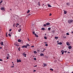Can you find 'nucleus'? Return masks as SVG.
<instances>
[{
    "mask_svg": "<svg viewBox=\"0 0 73 73\" xmlns=\"http://www.w3.org/2000/svg\"><path fill=\"white\" fill-rule=\"evenodd\" d=\"M73 20L72 19H69L68 21V24H71L72 23H73Z\"/></svg>",
    "mask_w": 73,
    "mask_h": 73,
    "instance_id": "1",
    "label": "nucleus"
},
{
    "mask_svg": "<svg viewBox=\"0 0 73 73\" xmlns=\"http://www.w3.org/2000/svg\"><path fill=\"white\" fill-rule=\"evenodd\" d=\"M66 5L67 6H70V3L68 2L66 3Z\"/></svg>",
    "mask_w": 73,
    "mask_h": 73,
    "instance_id": "2",
    "label": "nucleus"
},
{
    "mask_svg": "<svg viewBox=\"0 0 73 73\" xmlns=\"http://www.w3.org/2000/svg\"><path fill=\"white\" fill-rule=\"evenodd\" d=\"M14 45H15V46H20L19 44H18V43H17V42L15 43H14Z\"/></svg>",
    "mask_w": 73,
    "mask_h": 73,
    "instance_id": "3",
    "label": "nucleus"
},
{
    "mask_svg": "<svg viewBox=\"0 0 73 73\" xmlns=\"http://www.w3.org/2000/svg\"><path fill=\"white\" fill-rule=\"evenodd\" d=\"M17 62H21V60L20 59H19H19H17Z\"/></svg>",
    "mask_w": 73,
    "mask_h": 73,
    "instance_id": "4",
    "label": "nucleus"
},
{
    "mask_svg": "<svg viewBox=\"0 0 73 73\" xmlns=\"http://www.w3.org/2000/svg\"><path fill=\"white\" fill-rule=\"evenodd\" d=\"M61 52H62V54H64V52H65V51L64 50H62L61 51Z\"/></svg>",
    "mask_w": 73,
    "mask_h": 73,
    "instance_id": "5",
    "label": "nucleus"
},
{
    "mask_svg": "<svg viewBox=\"0 0 73 73\" xmlns=\"http://www.w3.org/2000/svg\"><path fill=\"white\" fill-rule=\"evenodd\" d=\"M46 66H47V64L43 63V67Z\"/></svg>",
    "mask_w": 73,
    "mask_h": 73,
    "instance_id": "6",
    "label": "nucleus"
},
{
    "mask_svg": "<svg viewBox=\"0 0 73 73\" xmlns=\"http://www.w3.org/2000/svg\"><path fill=\"white\" fill-rule=\"evenodd\" d=\"M66 44L67 45H68V46H69L70 45V43L68 42H67L66 43Z\"/></svg>",
    "mask_w": 73,
    "mask_h": 73,
    "instance_id": "7",
    "label": "nucleus"
},
{
    "mask_svg": "<svg viewBox=\"0 0 73 73\" xmlns=\"http://www.w3.org/2000/svg\"><path fill=\"white\" fill-rule=\"evenodd\" d=\"M22 48H27V47L26 45H24L23 46H22Z\"/></svg>",
    "mask_w": 73,
    "mask_h": 73,
    "instance_id": "8",
    "label": "nucleus"
},
{
    "mask_svg": "<svg viewBox=\"0 0 73 73\" xmlns=\"http://www.w3.org/2000/svg\"><path fill=\"white\" fill-rule=\"evenodd\" d=\"M68 49H72V46H68Z\"/></svg>",
    "mask_w": 73,
    "mask_h": 73,
    "instance_id": "9",
    "label": "nucleus"
},
{
    "mask_svg": "<svg viewBox=\"0 0 73 73\" xmlns=\"http://www.w3.org/2000/svg\"><path fill=\"white\" fill-rule=\"evenodd\" d=\"M46 25H50V23H46Z\"/></svg>",
    "mask_w": 73,
    "mask_h": 73,
    "instance_id": "10",
    "label": "nucleus"
},
{
    "mask_svg": "<svg viewBox=\"0 0 73 73\" xmlns=\"http://www.w3.org/2000/svg\"><path fill=\"white\" fill-rule=\"evenodd\" d=\"M63 11H64V14H65V15H66V13H67V12L66 11H65L64 10Z\"/></svg>",
    "mask_w": 73,
    "mask_h": 73,
    "instance_id": "11",
    "label": "nucleus"
},
{
    "mask_svg": "<svg viewBox=\"0 0 73 73\" xmlns=\"http://www.w3.org/2000/svg\"><path fill=\"white\" fill-rule=\"evenodd\" d=\"M23 55V56H24V57H26L27 56V54H22Z\"/></svg>",
    "mask_w": 73,
    "mask_h": 73,
    "instance_id": "12",
    "label": "nucleus"
},
{
    "mask_svg": "<svg viewBox=\"0 0 73 73\" xmlns=\"http://www.w3.org/2000/svg\"><path fill=\"white\" fill-rule=\"evenodd\" d=\"M36 37H38V35H37L36 34H35L34 35Z\"/></svg>",
    "mask_w": 73,
    "mask_h": 73,
    "instance_id": "13",
    "label": "nucleus"
},
{
    "mask_svg": "<svg viewBox=\"0 0 73 73\" xmlns=\"http://www.w3.org/2000/svg\"><path fill=\"white\" fill-rule=\"evenodd\" d=\"M0 44H1V45L2 46L3 45V41H2L0 43Z\"/></svg>",
    "mask_w": 73,
    "mask_h": 73,
    "instance_id": "14",
    "label": "nucleus"
},
{
    "mask_svg": "<svg viewBox=\"0 0 73 73\" xmlns=\"http://www.w3.org/2000/svg\"><path fill=\"white\" fill-rule=\"evenodd\" d=\"M1 9L2 10H3V11H4V10H5V8L4 7H2Z\"/></svg>",
    "mask_w": 73,
    "mask_h": 73,
    "instance_id": "15",
    "label": "nucleus"
},
{
    "mask_svg": "<svg viewBox=\"0 0 73 73\" xmlns=\"http://www.w3.org/2000/svg\"><path fill=\"white\" fill-rule=\"evenodd\" d=\"M44 54L42 53H40V56H44Z\"/></svg>",
    "mask_w": 73,
    "mask_h": 73,
    "instance_id": "16",
    "label": "nucleus"
},
{
    "mask_svg": "<svg viewBox=\"0 0 73 73\" xmlns=\"http://www.w3.org/2000/svg\"><path fill=\"white\" fill-rule=\"evenodd\" d=\"M26 46H27V47L28 46H30V45H29V44H26Z\"/></svg>",
    "mask_w": 73,
    "mask_h": 73,
    "instance_id": "17",
    "label": "nucleus"
},
{
    "mask_svg": "<svg viewBox=\"0 0 73 73\" xmlns=\"http://www.w3.org/2000/svg\"><path fill=\"white\" fill-rule=\"evenodd\" d=\"M58 44H59V45H62V42H60L59 43H58Z\"/></svg>",
    "mask_w": 73,
    "mask_h": 73,
    "instance_id": "18",
    "label": "nucleus"
},
{
    "mask_svg": "<svg viewBox=\"0 0 73 73\" xmlns=\"http://www.w3.org/2000/svg\"><path fill=\"white\" fill-rule=\"evenodd\" d=\"M48 7H52V6H51V5H50L48 4Z\"/></svg>",
    "mask_w": 73,
    "mask_h": 73,
    "instance_id": "19",
    "label": "nucleus"
},
{
    "mask_svg": "<svg viewBox=\"0 0 73 73\" xmlns=\"http://www.w3.org/2000/svg\"><path fill=\"white\" fill-rule=\"evenodd\" d=\"M21 31V29H20L19 30H18V32H20Z\"/></svg>",
    "mask_w": 73,
    "mask_h": 73,
    "instance_id": "20",
    "label": "nucleus"
},
{
    "mask_svg": "<svg viewBox=\"0 0 73 73\" xmlns=\"http://www.w3.org/2000/svg\"><path fill=\"white\" fill-rule=\"evenodd\" d=\"M18 41L19 42H21V39H19L18 40Z\"/></svg>",
    "mask_w": 73,
    "mask_h": 73,
    "instance_id": "21",
    "label": "nucleus"
},
{
    "mask_svg": "<svg viewBox=\"0 0 73 73\" xmlns=\"http://www.w3.org/2000/svg\"><path fill=\"white\" fill-rule=\"evenodd\" d=\"M45 50H46V49H45V48L44 49L43 51H41V52H44V51H45Z\"/></svg>",
    "mask_w": 73,
    "mask_h": 73,
    "instance_id": "22",
    "label": "nucleus"
},
{
    "mask_svg": "<svg viewBox=\"0 0 73 73\" xmlns=\"http://www.w3.org/2000/svg\"><path fill=\"white\" fill-rule=\"evenodd\" d=\"M33 52L35 54H36V53H37V52H36V51H34Z\"/></svg>",
    "mask_w": 73,
    "mask_h": 73,
    "instance_id": "23",
    "label": "nucleus"
},
{
    "mask_svg": "<svg viewBox=\"0 0 73 73\" xmlns=\"http://www.w3.org/2000/svg\"><path fill=\"white\" fill-rule=\"evenodd\" d=\"M41 30H43V31H44L45 30V28H42Z\"/></svg>",
    "mask_w": 73,
    "mask_h": 73,
    "instance_id": "24",
    "label": "nucleus"
},
{
    "mask_svg": "<svg viewBox=\"0 0 73 73\" xmlns=\"http://www.w3.org/2000/svg\"><path fill=\"white\" fill-rule=\"evenodd\" d=\"M55 39H58V36H57V37L55 36Z\"/></svg>",
    "mask_w": 73,
    "mask_h": 73,
    "instance_id": "25",
    "label": "nucleus"
},
{
    "mask_svg": "<svg viewBox=\"0 0 73 73\" xmlns=\"http://www.w3.org/2000/svg\"><path fill=\"white\" fill-rule=\"evenodd\" d=\"M30 12V10H29L27 12V13H29Z\"/></svg>",
    "mask_w": 73,
    "mask_h": 73,
    "instance_id": "26",
    "label": "nucleus"
},
{
    "mask_svg": "<svg viewBox=\"0 0 73 73\" xmlns=\"http://www.w3.org/2000/svg\"><path fill=\"white\" fill-rule=\"evenodd\" d=\"M44 38L45 40H46V39H47V38L46 37V36H44Z\"/></svg>",
    "mask_w": 73,
    "mask_h": 73,
    "instance_id": "27",
    "label": "nucleus"
},
{
    "mask_svg": "<svg viewBox=\"0 0 73 73\" xmlns=\"http://www.w3.org/2000/svg\"><path fill=\"white\" fill-rule=\"evenodd\" d=\"M50 29H51V28L50 27H49L48 28V31H50Z\"/></svg>",
    "mask_w": 73,
    "mask_h": 73,
    "instance_id": "28",
    "label": "nucleus"
},
{
    "mask_svg": "<svg viewBox=\"0 0 73 73\" xmlns=\"http://www.w3.org/2000/svg\"><path fill=\"white\" fill-rule=\"evenodd\" d=\"M66 35L68 36H69V33H66Z\"/></svg>",
    "mask_w": 73,
    "mask_h": 73,
    "instance_id": "29",
    "label": "nucleus"
},
{
    "mask_svg": "<svg viewBox=\"0 0 73 73\" xmlns=\"http://www.w3.org/2000/svg\"><path fill=\"white\" fill-rule=\"evenodd\" d=\"M50 70H52V71H53V69H52V68H50Z\"/></svg>",
    "mask_w": 73,
    "mask_h": 73,
    "instance_id": "30",
    "label": "nucleus"
},
{
    "mask_svg": "<svg viewBox=\"0 0 73 73\" xmlns=\"http://www.w3.org/2000/svg\"><path fill=\"white\" fill-rule=\"evenodd\" d=\"M44 27H46V24H44V25H43Z\"/></svg>",
    "mask_w": 73,
    "mask_h": 73,
    "instance_id": "31",
    "label": "nucleus"
},
{
    "mask_svg": "<svg viewBox=\"0 0 73 73\" xmlns=\"http://www.w3.org/2000/svg\"><path fill=\"white\" fill-rule=\"evenodd\" d=\"M6 37H8V35H7V33H6V35H5Z\"/></svg>",
    "mask_w": 73,
    "mask_h": 73,
    "instance_id": "32",
    "label": "nucleus"
},
{
    "mask_svg": "<svg viewBox=\"0 0 73 73\" xmlns=\"http://www.w3.org/2000/svg\"><path fill=\"white\" fill-rule=\"evenodd\" d=\"M38 4L39 6H40V2H38Z\"/></svg>",
    "mask_w": 73,
    "mask_h": 73,
    "instance_id": "33",
    "label": "nucleus"
},
{
    "mask_svg": "<svg viewBox=\"0 0 73 73\" xmlns=\"http://www.w3.org/2000/svg\"><path fill=\"white\" fill-rule=\"evenodd\" d=\"M20 47H19V48H18V50H19V51H20Z\"/></svg>",
    "mask_w": 73,
    "mask_h": 73,
    "instance_id": "34",
    "label": "nucleus"
},
{
    "mask_svg": "<svg viewBox=\"0 0 73 73\" xmlns=\"http://www.w3.org/2000/svg\"><path fill=\"white\" fill-rule=\"evenodd\" d=\"M33 33L34 35H35V31L33 32Z\"/></svg>",
    "mask_w": 73,
    "mask_h": 73,
    "instance_id": "35",
    "label": "nucleus"
},
{
    "mask_svg": "<svg viewBox=\"0 0 73 73\" xmlns=\"http://www.w3.org/2000/svg\"><path fill=\"white\" fill-rule=\"evenodd\" d=\"M45 45L46 46H48V44H46Z\"/></svg>",
    "mask_w": 73,
    "mask_h": 73,
    "instance_id": "36",
    "label": "nucleus"
},
{
    "mask_svg": "<svg viewBox=\"0 0 73 73\" xmlns=\"http://www.w3.org/2000/svg\"><path fill=\"white\" fill-rule=\"evenodd\" d=\"M34 60H35V61H36V60H36V58H34Z\"/></svg>",
    "mask_w": 73,
    "mask_h": 73,
    "instance_id": "37",
    "label": "nucleus"
},
{
    "mask_svg": "<svg viewBox=\"0 0 73 73\" xmlns=\"http://www.w3.org/2000/svg\"><path fill=\"white\" fill-rule=\"evenodd\" d=\"M9 36H10V37H11V34H8Z\"/></svg>",
    "mask_w": 73,
    "mask_h": 73,
    "instance_id": "38",
    "label": "nucleus"
},
{
    "mask_svg": "<svg viewBox=\"0 0 73 73\" xmlns=\"http://www.w3.org/2000/svg\"><path fill=\"white\" fill-rule=\"evenodd\" d=\"M19 23L17 24V26L18 25H19Z\"/></svg>",
    "mask_w": 73,
    "mask_h": 73,
    "instance_id": "39",
    "label": "nucleus"
},
{
    "mask_svg": "<svg viewBox=\"0 0 73 73\" xmlns=\"http://www.w3.org/2000/svg\"><path fill=\"white\" fill-rule=\"evenodd\" d=\"M7 56H8V57H9V54H8Z\"/></svg>",
    "mask_w": 73,
    "mask_h": 73,
    "instance_id": "40",
    "label": "nucleus"
},
{
    "mask_svg": "<svg viewBox=\"0 0 73 73\" xmlns=\"http://www.w3.org/2000/svg\"><path fill=\"white\" fill-rule=\"evenodd\" d=\"M9 31H12V29H10L9 30Z\"/></svg>",
    "mask_w": 73,
    "mask_h": 73,
    "instance_id": "41",
    "label": "nucleus"
},
{
    "mask_svg": "<svg viewBox=\"0 0 73 73\" xmlns=\"http://www.w3.org/2000/svg\"><path fill=\"white\" fill-rule=\"evenodd\" d=\"M63 38H66V36H63Z\"/></svg>",
    "mask_w": 73,
    "mask_h": 73,
    "instance_id": "42",
    "label": "nucleus"
},
{
    "mask_svg": "<svg viewBox=\"0 0 73 73\" xmlns=\"http://www.w3.org/2000/svg\"><path fill=\"white\" fill-rule=\"evenodd\" d=\"M45 58H48V57L45 56Z\"/></svg>",
    "mask_w": 73,
    "mask_h": 73,
    "instance_id": "43",
    "label": "nucleus"
},
{
    "mask_svg": "<svg viewBox=\"0 0 73 73\" xmlns=\"http://www.w3.org/2000/svg\"><path fill=\"white\" fill-rule=\"evenodd\" d=\"M37 65H35V66H34V67H37Z\"/></svg>",
    "mask_w": 73,
    "mask_h": 73,
    "instance_id": "44",
    "label": "nucleus"
},
{
    "mask_svg": "<svg viewBox=\"0 0 73 73\" xmlns=\"http://www.w3.org/2000/svg\"><path fill=\"white\" fill-rule=\"evenodd\" d=\"M0 61H3V60H2V59H0Z\"/></svg>",
    "mask_w": 73,
    "mask_h": 73,
    "instance_id": "45",
    "label": "nucleus"
},
{
    "mask_svg": "<svg viewBox=\"0 0 73 73\" xmlns=\"http://www.w3.org/2000/svg\"><path fill=\"white\" fill-rule=\"evenodd\" d=\"M27 40H28L29 41H30V40H29V38H27Z\"/></svg>",
    "mask_w": 73,
    "mask_h": 73,
    "instance_id": "46",
    "label": "nucleus"
},
{
    "mask_svg": "<svg viewBox=\"0 0 73 73\" xmlns=\"http://www.w3.org/2000/svg\"><path fill=\"white\" fill-rule=\"evenodd\" d=\"M7 59H9V57H8V56H7Z\"/></svg>",
    "mask_w": 73,
    "mask_h": 73,
    "instance_id": "47",
    "label": "nucleus"
},
{
    "mask_svg": "<svg viewBox=\"0 0 73 73\" xmlns=\"http://www.w3.org/2000/svg\"><path fill=\"white\" fill-rule=\"evenodd\" d=\"M49 16H52V14H51V13H50Z\"/></svg>",
    "mask_w": 73,
    "mask_h": 73,
    "instance_id": "48",
    "label": "nucleus"
},
{
    "mask_svg": "<svg viewBox=\"0 0 73 73\" xmlns=\"http://www.w3.org/2000/svg\"><path fill=\"white\" fill-rule=\"evenodd\" d=\"M31 47L32 48H33L34 47V46H31Z\"/></svg>",
    "mask_w": 73,
    "mask_h": 73,
    "instance_id": "49",
    "label": "nucleus"
},
{
    "mask_svg": "<svg viewBox=\"0 0 73 73\" xmlns=\"http://www.w3.org/2000/svg\"><path fill=\"white\" fill-rule=\"evenodd\" d=\"M30 15H31V14H28V16H30Z\"/></svg>",
    "mask_w": 73,
    "mask_h": 73,
    "instance_id": "50",
    "label": "nucleus"
},
{
    "mask_svg": "<svg viewBox=\"0 0 73 73\" xmlns=\"http://www.w3.org/2000/svg\"><path fill=\"white\" fill-rule=\"evenodd\" d=\"M57 62V60H55L54 61V62Z\"/></svg>",
    "mask_w": 73,
    "mask_h": 73,
    "instance_id": "51",
    "label": "nucleus"
},
{
    "mask_svg": "<svg viewBox=\"0 0 73 73\" xmlns=\"http://www.w3.org/2000/svg\"><path fill=\"white\" fill-rule=\"evenodd\" d=\"M36 70H34V71H33V72H36Z\"/></svg>",
    "mask_w": 73,
    "mask_h": 73,
    "instance_id": "52",
    "label": "nucleus"
},
{
    "mask_svg": "<svg viewBox=\"0 0 73 73\" xmlns=\"http://www.w3.org/2000/svg\"><path fill=\"white\" fill-rule=\"evenodd\" d=\"M14 67V66H11V68H13Z\"/></svg>",
    "mask_w": 73,
    "mask_h": 73,
    "instance_id": "53",
    "label": "nucleus"
},
{
    "mask_svg": "<svg viewBox=\"0 0 73 73\" xmlns=\"http://www.w3.org/2000/svg\"><path fill=\"white\" fill-rule=\"evenodd\" d=\"M66 52H67V51H65V53H66Z\"/></svg>",
    "mask_w": 73,
    "mask_h": 73,
    "instance_id": "54",
    "label": "nucleus"
},
{
    "mask_svg": "<svg viewBox=\"0 0 73 73\" xmlns=\"http://www.w3.org/2000/svg\"><path fill=\"white\" fill-rule=\"evenodd\" d=\"M1 3H3V1H1Z\"/></svg>",
    "mask_w": 73,
    "mask_h": 73,
    "instance_id": "55",
    "label": "nucleus"
},
{
    "mask_svg": "<svg viewBox=\"0 0 73 73\" xmlns=\"http://www.w3.org/2000/svg\"><path fill=\"white\" fill-rule=\"evenodd\" d=\"M57 42L58 43V42H59V41L58 40V41H57Z\"/></svg>",
    "mask_w": 73,
    "mask_h": 73,
    "instance_id": "56",
    "label": "nucleus"
},
{
    "mask_svg": "<svg viewBox=\"0 0 73 73\" xmlns=\"http://www.w3.org/2000/svg\"><path fill=\"white\" fill-rule=\"evenodd\" d=\"M44 44H46L47 42H44Z\"/></svg>",
    "mask_w": 73,
    "mask_h": 73,
    "instance_id": "57",
    "label": "nucleus"
},
{
    "mask_svg": "<svg viewBox=\"0 0 73 73\" xmlns=\"http://www.w3.org/2000/svg\"><path fill=\"white\" fill-rule=\"evenodd\" d=\"M0 49H2V47H0Z\"/></svg>",
    "mask_w": 73,
    "mask_h": 73,
    "instance_id": "58",
    "label": "nucleus"
},
{
    "mask_svg": "<svg viewBox=\"0 0 73 73\" xmlns=\"http://www.w3.org/2000/svg\"><path fill=\"white\" fill-rule=\"evenodd\" d=\"M68 53H70V52H68Z\"/></svg>",
    "mask_w": 73,
    "mask_h": 73,
    "instance_id": "59",
    "label": "nucleus"
},
{
    "mask_svg": "<svg viewBox=\"0 0 73 73\" xmlns=\"http://www.w3.org/2000/svg\"><path fill=\"white\" fill-rule=\"evenodd\" d=\"M52 32H53V33H54V31H52Z\"/></svg>",
    "mask_w": 73,
    "mask_h": 73,
    "instance_id": "60",
    "label": "nucleus"
},
{
    "mask_svg": "<svg viewBox=\"0 0 73 73\" xmlns=\"http://www.w3.org/2000/svg\"><path fill=\"white\" fill-rule=\"evenodd\" d=\"M12 65H13V66L15 65V64H13Z\"/></svg>",
    "mask_w": 73,
    "mask_h": 73,
    "instance_id": "61",
    "label": "nucleus"
},
{
    "mask_svg": "<svg viewBox=\"0 0 73 73\" xmlns=\"http://www.w3.org/2000/svg\"><path fill=\"white\" fill-rule=\"evenodd\" d=\"M10 10H11V11H12V9H10Z\"/></svg>",
    "mask_w": 73,
    "mask_h": 73,
    "instance_id": "62",
    "label": "nucleus"
},
{
    "mask_svg": "<svg viewBox=\"0 0 73 73\" xmlns=\"http://www.w3.org/2000/svg\"><path fill=\"white\" fill-rule=\"evenodd\" d=\"M39 51V50H38L37 52H38Z\"/></svg>",
    "mask_w": 73,
    "mask_h": 73,
    "instance_id": "63",
    "label": "nucleus"
},
{
    "mask_svg": "<svg viewBox=\"0 0 73 73\" xmlns=\"http://www.w3.org/2000/svg\"><path fill=\"white\" fill-rule=\"evenodd\" d=\"M73 73V71L72 72V73Z\"/></svg>",
    "mask_w": 73,
    "mask_h": 73,
    "instance_id": "64",
    "label": "nucleus"
}]
</instances>
